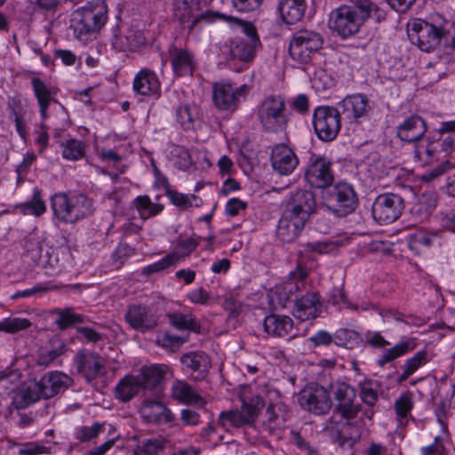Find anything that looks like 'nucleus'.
Listing matches in <instances>:
<instances>
[{"instance_id":"c9c22d12","label":"nucleus","mask_w":455,"mask_h":455,"mask_svg":"<svg viewBox=\"0 0 455 455\" xmlns=\"http://www.w3.org/2000/svg\"><path fill=\"white\" fill-rule=\"evenodd\" d=\"M278 11L283 20L287 24L299 21L306 11L305 0H281Z\"/></svg>"},{"instance_id":"cd10ccee","label":"nucleus","mask_w":455,"mask_h":455,"mask_svg":"<svg viewBox=\"0 0 455 455\" xmlns=\"http://www.w3.org/2000/svg\"><path fill=\"white\" fill-rule=\"evenodd\" d=\"M343 5L349 9L363 25L371 17L378 23L384 20L386 17L385 12L371 0H347Z\"/></svg>"},{"instance_id":"c03bdc74","label":"nucleus","mask_w":455,"mask_h":455,"mask_svg":"<svg viewBox=\"0 0 455 455\" xmlns=\"http://www.w3.org/2000/svg\"><path fill=\"white\" fill-rule=\"evenodd\" d=\"M200 237H188L178 240L173 250L169 253L174 263L188 256L199 244Z\"/></svg>"},{"instance_id":"ea45409f","label":"nucleus","mask_w":455,"mask_h":455,"mask_svg":"<svg viewBox=\"0 0 455 455\" xmlns=\"http://www.w3.org/2000/svg\"><path fill=\"white\" fill-rule=\"evenodd\" d=\"M140 389V380L132 375L124 377L116 385V398L126 403L132 399Z\"/></svg>"},{"instance_id":"c756f323","label":"nucleus","mask_w":455,"mask_h":455,"mask_svg":"<svg viewBox=\"0 0 455 455\" xmlns=\"http://www.w3.org/2000/svg\"><path fill=\"white\" fill-rule=\"evenodd\" d=\"M425 120L418 115H412L397 126V137L405 142L411 143L420 140L427 132Z\"/></svg>"},{"instance_id":"338daca9","label":"nucleus","mask_w":455,"mask_h":455,"mask_svg":"<svg viewBox=\"0 0 455 455\" xmlns=\"http://www.w3.org/2000/svg\"><path fill=\"white\" fill-rule=\"evenodd\" d=\"M31 258L38 264L42 266L50 265L53 266L51 256H49L48 249H44V246L37 242L36 248L30 251Z\"/></svg>"},{"instance_id":"b1692460","label":"nucleus","mask_w":455,"mask_h":455,"mask_svg":"<svg viewBox=\"0 0 455 455\" xmlns=\"http://www.w3.org/2000/svg\"><path fill=\"white\" fill-rule=\"evenodd\" d=\"M270 159L273 169L280 175L291 174L299 164L296 154L284 144L273 148Z\"/></svg>"},{"instance_id":"20e7f679","label":"nucleus","mask_w":455,"mask_h":455,"mask_svg":"<svg viewBox=\"0 0 455 455\" xmlns=\"http://www.w3.org/2000/svg\"><path fill=\"white\" fill-rule=\"evenodd\" d=\"M108 7L103 0H92L72 13L70 28L80 41H87L107 22Z\"/></svg>"},{"instance_id":"9d476101","label":"nucleus","mask_w":455,"mask_h":455,"mask_svg":"<svg viewBox=\"0 0 455 455\" xmlns=\"http://www.w3.org/2000/svg\"><path fill=\"white\" fill-rule=\"evenodd\" d=\"M250 92L247 84L234 87L228 82H217L212 88V100L220 110L235 112Z\"/></svg>"},{"instance_id":"393cba45","label":"nucleus","mask_w":455,"mask_h":455,"mask_svg":"<svg viewBox=\"0 0 455 455\" xmlns=\"http://www.w3.org/2000/svg\"><path fill=\"white\" fill-rule=\"evenodd\" d=\"M164 375V372L156 365L142 368L140 375L136 378L140 380V388L145 392V398H160Z\"/></svg>"},{"instance_id":"aec40b11","label":"nucleus","mask_w":455,"mask_h":455,"mask_svg":"<svg viewBox=\"0 0 455 455\" xmlns=\"http://www.w3.org/2000/svg\"><path fill=\"white\" fill-rule=\"evenodd\" d=\"M341 113L350 123L358 122L366 117L371 110L369 99L363 93L347 95L338 103Z\"/></svg>"},{"instance_id":"4468645a","label":"nucleus","mask_w":455,"mask_h":455,"mask_svg":"<svg viewBox=\"0 0 455 455\" xmlns=\"http://www.w3.org/2000/svg\"><path fill=\"white\" fill-rule=\"evenodd\" d=\"M325 429L334 442L338 443L340 447H352L361 439L363 433V419H346V421L334 422L330 420L327 422Z\"/></svg>"},{"instance_id":"58836bf2","label":"nucleus","mask_w":455,"mask_h":455,"mask_svg":"<svg viewBox=\"0 0 455 455\" xmlns=\"http://www.w3.org/2000/svg\"><path fill=\"white\" fill-rule=\"evenodd\" d=\"M431 360L429 353L422 349L417 352L413 356L407 359L402 366L403 373L397 378V383L401 384L414 374L420 367L427 364Z\"/></svg>"},{"instance_id":"4be33fe9","label":"nucleus","mask_w":455,"mask_h":455,"mask_svg":"<svg viewBox=\"0 0 455 455\" xmlns=\"http://www.w3.org/2000/svg\"><path fill=\"white\" fill-rule=\"evenodd\" d=\"M8 118L15 124L16 132L22 140L28 136L27 116L28 114V106L21 99L20 95L9 97L6 102Z\"/></svg>"},{"instance_id":"423d86ee","label":"nucleus","mask_w":455,"mask_h":455,"mask_svg":"<svg viewBox=\"0 0 455 455\" xmlns=\"http://www.w3.org/2000/svg\"><path fill=\"white\" fill-rule=\"evenodd\" d=\"M173 16L184 28L192 33L196 26L201 23H212L217 20L226 21L242 22L241 20L233 16H228L220 12L207 10L199 14H196L200 8L198 0H173Z\"/></svg>"},{"instance_id":"de8ad7c7","label":"nucleus","mask_w":455,"mask_h":455,"mask_svg":"<svg viewBox=\"0 0 455 455\" xmlns=\"http://www.w3.org/2000/svg\"><path fill=\"white\" fill-rule=\"evenodd\" d=\"M169 160L180 171H187L192 165L189 151L183 146L173 145L168 155Z\"/></svg>"},{"instance_id":"dca6fc26","label":"nucleus","mask_w":455,"mask_h":455,"mask_svg":"<svg viewBox=\"0 0 455 455\" xmlns=\"http://www.w3.org/2000/svg\"><path fill=\"white\" fill-rule=\"evenodd\" d=\"M331 389L337 402L335 411L345 419H355L361 410V405L354 403L355 388L345 382H335L331 385Z\"/></svg>"},{"instance_id":"72a5a7b5","label":"nucleus","mask_w":455,"mask_h":455,"mask_svg":"<svg viewBox=\"0 0 455 455\" xmlns=\"http://www.w3.org/2000/svg\"><path fill=\"white\" fill-rule=\"evenodd\" d=\"M142 412L146 417L156 421L172 423L175 419L174 414L159 398H145L142 403Z\"/></svg>"},{"instance_id":"864d4df0","label":"nucleus","mask_w":455,"mask_h":455,"mask_svg":"<svg viewBox=\"0 0 455 455\" xmlns=\"http://www.w3.org/2000/svg\"><path fill=\"white\" fill-rule=\"evenodd\" d=\"M105 425L94 422L92 426H81L76 431V439L80 443L92 441L104 431Z\"/></svg>"},{"instance_id":"6e6552de","label":"nucleus","mask_w":455,"mask_h":455,"mask_svg":"<svg viewBox=\"0 0 455 455\" xmlns=\"http://www.w3.org/2000/svg\"><path fill=\"white\" fill-rule=\"evenodd\" d=\"M323 42L321 33L311 29H299L293 34L290 41V55L299 63H307L323 47Z\"/></svg>"},{"instance_id":"9b49d317","label":"nucleus","mask_w":455,"mask_h":455,"mask_svg":"<svg viewBox=\"0 0 455 455\" xmlns=\"http://www.w3.org/2000/svg\"><path fill=\"white\" fill-rule=\"evenodd\" d=\"M331 159L311 154L305 169V180L310 187L326 189L334 180Z\"/></svg>"},{"instance_id":"1a4fd4ad","label":"nucleus","mask_w":455,"mask_h":455,"mask_svg":"<svg viewBox=\"0 0 455 455\" xmlns=\"http://www.w3.org/2000/svg\"><path fill=\"white\" fill-rule=\"evenodd\" d=\"M341 113L337 108L319 106L313 113V127L319 140H334L341 129Z\"/></svg>"},{"instance_id":"f704fd0d","label":"nucleus","mask_w":455,"mask_h":455,"mask_svg":"<svg viewBox=\"0 0 455 455\" xmlns=\"http://www.w3.org/2000/svg\"><path fill=\"white\" fill-rule=\"evenodd\" d=\"M260 44L250 38H235L231 42L230 55L233 59H237L243 62H251Z\"/></svg>"},{"instance_id":"79ce46f5","label":"nucleus","mask_w":455,"mask_h":455,"mask_svg":"<svg viewBox=\"0 0 455 455\" xmlns=\"http://www.w3.org/2000/svg\"><path fill=\"white\" fill-rule=\"evenodd\" d=\"M165 450L164 442L159 438H145L137 443L133 455H163Z\"/></svg>"},{"instance_id":"052dcab7","label":"nucleus","mask_w":455,"mask_h":455,"mask_svg":"<svg viewBox=\"0 0 455 455\" xmlns=\"http://www.w3.org/2000/svg\"><path fill=\"white\" fill-rule=\"evenodd\" d=\"M66 351L64 343L60 342L56 347L41 353L37 357V364L47 367Z\"/></svg>"},{"instance_id":"774afa93","label":"nucleus","mask_w":455,"mask_h":455,"mask_svg":"<svg viewBox=\"0 0 455 455\" xmlns=\"http://www.w3.org/2000/svg\"><path fill=\"white\" fill-rule=\"evenodd\" d=\"M330 302L333 305L344 306L347 308L357 311L359 307L355 304L351 303L345 295L344 291L341 288H333L331 291Z\"/></svg>"},{"instance_id":"3c124183","label":"nucleus","mask_w":455,"mask_h":455,"mask_svg":"<svg viewBox=\"0 0 455 455\" xmlns=\"http://www.w3.org/2000/svg\"><path fill=\"white\" fill-rule=\"evenodd\" d=\"M168 196L172 203L180 209L200 207L203 204L202 199L194 194L186 195L176 191H168Z\"/></svg>"},{"instance_id":"6ab92c4d","label":"nucleus","mask_w":455,"mask_h":455,"mask_svg":"<svg viewBox=\"0 0 455 455\" xmlns=\"http://www.w3.org/2000/svg\"><path fill=\"white\" fill-rule=\"evenodd\" d=\"M168 59L176 76H192L197 68L195 54L188 48L171 44L168 48Z\"/></svg>"},{"instance_id":"7c9ffc66","label":"nucleus","mask_w":455,"mask_h":455,"mask_svg":"<svg viewBox=\"0 0 455 455\" xmlns=\"http://www.w3.org/2000/svg\"><path fill=\"white\" fill-rule=\"evenodd\" d=\"M174 112L177 123L185 131L194 130L203 116L200 107L193 101L180 102L174 107Z\"/></svg>"},{"instance_id":"49530a36","label":"nucleus","mask_w":455,"mask_h":455,"mask_svg":"<svg viewBox=\"0 0 455 455\" xmlns=\"http://www.w3.org/2000/svg\"><path fill=\"white\" fill-rule=\"evenodd\" d=\"M62 157L68 161H77L85 155V143L76 139H68L61 143Z\"/></svg>"},{"instance_id":"603ef678","label":"nucleus","mask_w":455,"mask_h":455,"mask_svg":"<svg viewBox=\"0 0 455 455\" xmlns=\"http://www.w3.org/2000/svg\"><path fill=\"white\" fill-rule=\"evenodd\" d=\"M20 373L16 371H3L0 373V395H8L19 386Z\"/></svg>"},{"instance_id":"e2e57ef3","label":"nucleus","mask_w":455,"mask_h":455,"mask_svg":"<svg viewBox=\"0 0 455 455\" xmlns=\"http://www.w3.org/2000/svg\"><path fill=\"white\" fill-rule=\"evenodd\" d=\"M436 150L434 148L432 142L427 145L420 143L417 144L414 148V156L419 161H423L425 164H431L435 158Z\"/></svg>"},{"instance_id":"f257e3e1","label":"nucleus","mask_w":455,"mask_h":455,"mask_svg":"<svg viewBox=\"0 0 455 455\" xmlns=\"http://www.w3.org/2000/svg\"><path fill=\"white\" fill-rule=\"evenodd\" d=\"M72 383V378L62 371L46 372L21 388L13 397L12 405L17 410H24L41 399H50L64 392Z\"/></svg>"},{"instance_id":"7ed1b4c3","label":"nucleus","mask_w":455,"mask_h":455,"mask_svg":"<svg viewBox=\"0 0 455 455\" xmlns=\"http://www.w3.org/2000/svg\"><path fill=\"white\" fill-rule=\"evenodd\" d=\"M53 216L65 224H74L94 212L92 199L84 194L55 193L51 196Z\"/></svg>"},{"instance_id":"ddd939ff","label":"nucleus","mask_w":455,"mask_h":455,"mask_svg":"<svg viewBox=\"0 0 455 455\" xmlns=\"http://www.w3.org/2000/svg\"><path fill=\"white\" fill-rule=\"evenodd\" d=\"M299 403L305 411L315 415H323L331 410L332 402L325 387L312 383L299 393Z\"/></svg>"},{"instance_id":"37998d69","label":"nucleus","mask_w":455,"mask_h":455,"mask_svg":"<svg viewBox=\"0 0 455 455\" xmlns=\"http://www.w3.org/2000/svg\"><path fill=\"white\" fill-rule=\"evenodd\" d=\"M132 206L140 212L142 219L159 214L164 206L151 201L148 196H139L132 201Z\"/></svg>"},{"instance_id":"680f3d73","label":"nucleus","mask_w":455,"mask_h":455,"mask_svg":"<svg viewBox=\"0 0 455 455\" xmlns=\"http://www.w3.org/2000/svg\"><path fill=\"white\" fill-rule=\"evenodd\" d=\"M136 34L132 33L130 36H116L113 39L112 44L114 48L121 51H132L138 47L140 44L139 40H135Z\"/></svg>"},{"instance_id":"a18cd8bd","label":"nucleus","mask_w":455,"mask_h":455,"mask_svg":"<svg viewBox=\"0 0 455 455\" xmlns=\"http://www.w3.org/2000/svg\"><path fill=\"white\" fill-rule=\"evenodd\" d=\"M54 314L58 315L55 319V323L61 331L84 322V316L75 313L72 307L56 308L54 309Z\"/></svg>"},{"instance_id":"4d7b16f0","label":"nucleus","mask_w":455,"mask_h":455,"mask_svg":"<svg viewBox=\"0 0 455 455\" xmlns=\"http://www.w3.org/2000/svg\"><path fill=\"white\" fill-rule=\"evenodd\" d=\"M283 419L276 411V406L270 403L265 413V420L263 422L264 428L269 433H273L277 428L282 427Z\"/></svg>"},{"instance_id":"5701e85b","label":"nucleus","mask_w":455,"mask_h":455,"mask_svg":"<svg viewBox=\"0 0 455 455\" xmlns=\"http://www.w3.org/2000/svg\"><path fill=\"white\" fill-rule=\"evenodd\" d=\"M264 331L273 337L293 339L297 337V330L293 320L288 315L270 314L264 318Z\"/></svg>"},{"instance_id":"f8f14e48","label":"nucleus","mask_w":455,"mask_h":455,"mask_svg":"<svg viewBox=\"0 0 455 455\" xmlns=\"http://www.w3.org/2000/svg\"><path fill=\"white\" fill-rule=\"evenodd\" d=\"M404 203L402 196L394 193L379 195L371 206L373 219L379 224H390L402 214Z\"/></svg>"},{"instance_id":"0e129e2a","label":"nucleus","mask_w":455,"mask_h":455,"mask_svg":"<svg viewBox=\"0 0 455 455\" xmlns=\"http://www.w3.org/2000/svg\"><path fill=\"white\" fill-rule=\"evenodd\" d=\"M415 347V344L412 340L402 341L394 347L385 350L384 352L390 357L391 361L405 355L406 353L412 351Z\"/></svg>"},{"instance_id":"f03ea898","label":"nucleus","mask_w":455,"mask_h":455,"mask_svg":"<svg viewBox=\"0 0 455 455\" xmlns=\"http://www.w3.org/2000/svg\"><path fill=\"white\" fill-rule=\"evenodd\" d=\"M409 36L421 51L431 52L450 36V21L438 13L427 19H415L411 23Z\"/></svg>"},{"instance_id":"2eb2a0df","label":"nucleus","mask_w":455,"mask_h":455,"mask_svg":"<svg viewBox=\"0 0 455 455\" xmlns=\"http://www.w3.org/2000/svg\"><path fill=\"white\" fill-rule=\"evenodd\" d=\"M124 320L130 328L140 332L151 331L158 325V317L152 308L140 303L127 306Z\"/></svg>"},{"instance_id":"412c9836","label":"nucleus","mask_w":455,"mask_h":455,"mask_svg":"<svg viewBox=\"0 0 455 455\" xmlns=\"http://www.w3.org/2000/svg\"><path fill=\"white\" fill-rule=\"evenodd\" d=\"M78 372L91 382L104 375L105 360L97 353L80 351L75 357Z\"/></svg>"},{"instance_id":"6e6d98bb","label":"nucleus","mask_w":455,"mask_h":455,"mask_svg":"<svg viewBox=\"0 0 455 455\" xmlns=\"http://www.w3.org/2000/svg\"><path fill=\"white\" fill-rule=\"evenodd\" d=\"M264 406V401L259 396L251 397L249 401H243L241 411L244 413V417L248 419V423L251 424L257 418L259 410Z\"/></svg>"},{"instance_id":"5fc2aeb1","label":"nucleus","mask_w":455,"mask_h":455,"mask_svg":"<svg viewBox=\"0 0 455 455\" xmlns=\"http://www.w3.org/2000/svg\"><path fill=\"white\" fill-rule=\"evenodd\" d=\"M413 395L411 392L403 393L395 402L394 407L399 419H406L413 408Z\"/></svg>"},{"instance_id":"e433bc0d","label":"nucleus","mask_w":455,"mask_h":455,"mask_svg":"<svg viewBox=\"0 0 455 455\" xmlns=\"http://www.w3.org/2000/svg\"><path fill=\"white\" fill-rule=\"evenodd\" d=\"M441 232H428L425 230L418 231L409 237V248L415 254L419 255L424 249H428L435 243H440Z\"/></svg>"},{"instance_id":"a878e982","label":"nucleus","mask_w":455,"mask_h":455,"mask_svg":"<svg viewBox=\"0 0 455 455\" xmlns=\"http://www.w3.org/2000/svg\"><path fill=\"white\" fill-rule=\"evenodd\" d=\"M321 311V300L318 292H307L296 299L293 307V315L300 321L315 319Z\"/></svg>"},{"instance_id":"4c0bfd02","label":"nucleus","mask_w":455,"mask_h":455,"mask_svg":"<svg viewBox=\"0 0 455 455\" xmlns=\"http://www.w3.org/2000/svg\"><path fill=\"white\" fill-rule=\"evenodd\" d=\"M31 86L33 89L34 95L37 100L39 112L42 119H46L47 110L52 99V92L45 83L39 77H33L31 79Z\"/></svg>"},{"instance_id":"8fccbe9b","label":"nucleus","mask_w":455,"mask_h":455,"mask_svg":"<svg viewBox=\"0 0 455 455\" xmlns=\"http://www.w3.org/2000/svg\"><path fill=\"white\" fill-rule=\"evenodd\" d=\"M170 323L180 330H188L196 333L200 332L201 325L192 315L173 313L169 315Z\"/></svg>"},{"instance_id":"39448f33","label":"nucleus","mask_w":455,"mask_h":455,"mask_svg":"<svg viewBox=\"0 0 455 455\" xmlns=\"http://www.w3.org/2000/svg\"><path fill=\"white\" fill-rule=\"evenodd\" d=\"M255 116L262 131L267 133L284 132L290 121L285 99L280 94L264 97L256 106Z\"/></svg>"},{"instance_id":"0eeeda50","label":"nucleus","mask_w":455,"mask_h":455,"mask_svg":"<svg viewBox=\"0 0 455 455\" xmlns=\"http://www.w3.org/2000/svg\"><path fill=\"white\" fill-rule=\"evenodd\" d=\"M324 207L337 217H345L352 213L357 204L358 197L353 186L339 181L329 186L323 195Z\"/></svg>"},{"instance_id":"09e8293b","label":"nucleus","mask_w":455,"mask_h":455,"mask_svg":"<svg viewBox=\"0 0 455 455\" xmlns=\"http://www.w3.org/2000/svg\"><path fill=\"white\" fill-rule=\"evenodd\" d=\"M362 341L360 334L347 328H340L334 333V343L337 346L352 349Z\"/></svg>"},{"instance_id":"a19ab883","label":"nucleus","mask_w":455,"mask_h":455,"mask_svg":"<svg viewBox=\"0 0 455 455\" xmlns=\"http://www.w3.org/2000/svg\"><path fill=\"white\" fill-rule=\"evenodd\" d=\"M217 423L226 431H228L230 427H241L250 425L248 419L244 417V413L237 410L221 411Z\"/></svg>"},{"instance_id":"2f4dec72","label":"nucleus","mask_w":455,"mask_h":455,"mask_svg":"<svg viewBox=\"0 0 455 455\" xmlns=\"http://www.w3.org/2000/svg\"><path fill=\"white\" fill-rule=\"evenodd\" d=\"M306 221L283 212L278 221L276 235L283 243L295 241L304 229Z\"/></svg>"},{"instance_id":"a211bd4d","label":"nucleus","mask_w":455,"mask_h":455,"mask_svg":"<svg viewBox=\"0 0 455 455\" xmlns=\"http://www.w3.org/2000/svg\"><path fill=\"white\" fill-rule=\"evenodd\" d=\"M316 202L312 191L299 189L291 194L283 212L303 221H307L315 212Z\"/></svg>"},{"instance_id":"13d9d810","label":"nucleus","mask_w":455,"mask_h":455,"mask_svg":"<svg viewBox=\"0 0 455 455\" xmlns=\"http://www.w3.org/2000/svg\"><path fill=\"white\" fill-rule=\"evenodd\" d=\"M31 323L27 318L12 317L5 318L0 322V331L15 333L29 328Z\"/></svg>"},{"instance_id":"473e14b6","label":"nucleus","mask_w":455,"mask_h":455,"mask_svg":"<svg viewBox=\"0 0 455 455\" xmlns=\"http://www.w3.org/2000/svg\"><path fill=\"white\" fill-rule=\"evenodd\" d=\"M172 396L180 403L204 408L205 400L184 380H177L172 386Z\"/></svg>"},{"instance_id":"c85d7f7f","label":"nucleus","mask_w":455,"mask_h":455,"mask_svg":"<svg viewBox=\"0 0 455 455\" xmlns=\"http://www.w3.org/2000/svg\"><path fill=\"white\" fill-rule=\"evenodd\" d=\"M132 89L137 94L142 96L159 97L161 84L153 70L142 68L134 76Z\"/></svg>"},{"instance_id":"bf43d9fd","label":"nucleus","mask_w":455,"mask_h":455,"mask_svg":"<svg viewBox=\"0 0 455 455\" xmlns=\"http://www.w3.org/2000/svg\"><path fill=\"white\" fill-rule=\"evenodd\" d=\"M24 212L40 216L46 211V205L41 197L40 190L34 189L32 199L23 205Z\"/></svg>"},{"instance_id":"bb28decb","label":"nucleus","mask_w":455,"mask_h":455,"mask_svg":"<svg viewBox=\"0 0 455 455\" xmlns=\"http://www.w3.org/2000/svg\"><path fill=\"white\" fill-rule=\"evenodd\" d=\"M180 362L195 380L205 379L211 367V360L204 352L187 353L181 356Z\"/></svg>"},{"instance_id":"f3484780","label":"nucleus","mask_w":455,"mask_h":455,"mask_svg":"<svg viewBox=\"0 0 455 455\" xmlns=\"http://www.w3.org/2000/svg\"><path fill=\"white\" fill-rule=\"evenodd\" d=\"M363 24L349 9L343 4L331 11L329 28L342 38H349L360 31Z\"/></svg>"},{"instance_id":"69168bd1","label":"nucleus","mask_w":455,"mask_h":455,"mask_svg":"<svg viewBox=\"0 0 455 455\" xmlns=\"http://www.w3.org/2000/svg\"><path fill=\"white\" fill-rule=\"evenodd\" d=\"M360 397L370 407L375 405L378 401V392L372 387V382H365L360 385Z\"/></svg>"}]
</instances>
